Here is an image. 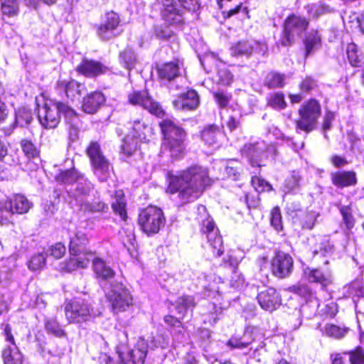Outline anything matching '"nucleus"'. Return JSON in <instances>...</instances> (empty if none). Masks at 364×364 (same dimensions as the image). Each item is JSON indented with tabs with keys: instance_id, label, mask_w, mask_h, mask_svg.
Wrapping results in <instances>:
<instances>
[{
	"instance_id": "4be33fe9",
	"label": "nucleus",
	"mask_w": 364,
	"mask_h": 364,
	"mask_svg": "<svg viewBox=\"0 0 364 364\" xmlns=\"http://www.w3.org/2000/svg\"><path fill=\"white\" fill-rule=\"evenodd\" d=\"M68 260L60 264L59 269L67 272H71L78 269H84L88 267L93 252L85 251V253H79L77 255H71Z\"/></svg>"
},
{
	"instance_id": "f3484780",
	"label": "nucleus",
	"mask_w": 364,
	"mask_h": 364,
	"mask_svg": "<svg viewBox=\"0 0 364 364\" xmlns=\"http://www.w3.org/2000/svg\"><path fill=\"white\" fill-rule=\"evenodd\" d=\"M267 50L265 43L255 40L240 41L233 44L230 48L232 56H247L258 53L264 55Z\"/></svg>"
},
{
	"instance_id": "c85d7f7f",
	"label": "nucleus",
	"mask_w": 364,
	"mask_h": 364,
	"mask_svg": "<svg viewBox=\"0 0 364 364\" xmlns=\"http://www.w3.org/2000/svg\"><path fill=\"white\" fill-rule=\"evenodd\" d=\"M105 102V97L101 92H93L84 97L82 109L85 113L94 114Z\"/></svg>"
},
{
	"instance_id": "79ce46f5",
	"label": "nucleus",
	"mask_w": 364,
	"mask_h": 364,
	"mask_svg": "<svg viewBox=\"0 0 364 364\" xmlns=\"http://www.w3.org/2000/svg\"><path fill=\"white\" fill-rule=\"evenodd\" d=\"M125 200L124 198L123 193L121 191H117L116 198L112 201V207L113 210L118 213L122 220L127 218V213L125 210Z\"/></svg>"
},
{
	"instance_id": "6ab92c4d",
	"label": "nucleus",
	"mask_w": 364,
	"mask_h": 364,
	"mask_svg": "<svg viewBox=\"0 0 364 364\" xmlns=\"http://www.w3.org/2000/svg\"><path fill=\"white\" fill-rule=\"evenodd\" d=\"M294 261L292 257L283 252H278L272 259V274L278 278H285L292 272Z\"/></svg>"
},
{
	"instance_id": "7ed1b4c3",
	"label": "nucleus",
	"mask_w": 364,
	"mask_h": 364,
	"mask_svg": "<svg viewBox=\"0 0 364 364\" xmlns=\"http://www.w3.org/2000/svg\"><path fill=\"white\" fill-rule=\"evenodd\" d=\"M164 134V142L161 148V156L171 159L181 158L184 153L186 133L171 119H164L159 122Z\"/></svg>"
},
{
	"instance_id": "bb28decb",
	"label": "nucleus",
	"mask_w": 364,
	"mask_h": 364,
	"mask_svg": "<svg viewBox=\"0 0 364 364\" xmlns=\"http://www.w3.org/2000/svg\"><path fill=\"white\" fill-rule=\"evenodd\" d=\"M332 183L339 188L353 186L357 183L356 173L353 171H342L331 173Z\"/></svg>"
},
{
	"instance_id": "3c124183",
	"label": "nucleus",
	"mask_w": 364,
	"mask_h": 364,
	"mask_svg": "<svg viewBox=\"0 0 364 364\" xmlns=\"http://www.w3.org/2000/svg\"><path fill=\"white\" fill-rule=\"evenodd\" d=\"M334 251V246L328 239H323L318 245V247L314 250V255L322 257H329Z\"/></svg>"
},
{
	"instance_id": "a878e982",
	"label": "nucleus",
	"mask_w": 364,
	"mask_h": 364,
	"mask_svg": "<svg viewBox=\"0 0 364 364\" xmlns=\"http://www.w3.org/2000/svg\"><path fill=\"white\" fill-rule=\"evenodd\" d=\"M92 261L93 271L97 278L100 282H105L104 284H101L102 287L112 279L115 275L114 271L101 258L95 257L93 253V257L91 259Z\"/></svg>"
},
{
	"instance_id": "72a5a7b5",
	"label": "nucleus",
	"mask_w": 364,
	"mask_h": 364,
	"mask_svg": "<svg viewBox=\"0 0 364 364\" xmlns=\"http://www.w3.org/2000/svg\"><path fill=\"white\" fill-rule=\"evenodd\" d=\"M32 119V113L30 109L26 107L19 108L16 112L15 123L9 127L4 128V132L6 136H9L16 127V124L23 127L30 124Z\"/></svg>"
},
{
	"instance_id": "5fc2aeb1",
	"label": "nucleus",
	"mask_w": 364,
	"mask_h": 364,
	"mask_svg": "<svg viewBox=\"0 0 364 364\" xmlns=\"http://www.w3.org/2000/svg\"><path fill=\"white\" fill-rule=\"evenodd\" d=\"M46 256L43 253L33 255L28 262V267L31 271H38L46 265Z\"/></svg>"
},
{
	"instance_id": "6e6552de",
	"label": "nucleus",
	"mask_w": 364,
	"mask_h": 364,
	"mask_svg": "<svg viewBox=\"0 0 364 364\" xmlns=\"http://www.w3.org/2000/svg\"><path fill=\"white\" fill-rule=\"evenodd\" d=\"M122 334L124 341H121L117 346L119 364H143L148 352L146 341L144 338H139L130 348L127 343V333L123 332Z\"/></svg>"
},
{
	"instance_id": "b1692460",
	"label": "nucleus",
	"mask_w": 364,
	"mask_h": 364,
	"mask_svg": "<svg viewBox=\"0 0 364 364\" xmlns=\"http://www.w3.org/2000/svg\"><path fill=\"white\" fill-rule=\"evenodd\" d=\"M161 15L163 19L170 25H179L183 22V12L176 7L173 0H164Z\"/></svg>"
},
{
	"instance_id": "0e129e2a",
	"label": "nucleus",
	"mask_w": 364,
	"mask_h": 364,
	"mask_svg": "<svg viewBox=\"0 0 364 364\" xmlns=\"http://www.w3.org/2000/svg\"><path fill=\"white\" fill-rule=\"evenodd\" d=\"M230 285L235 289H240L245 286V279L243 276L234 269L230 279Z\"/></svg>"
},
{
	"instance_id": "cd10ccee",
	"label": "nucleus",
	"mask_w": 364,
	"mask_h": 364,
	"mask_svg": "<svg viewBox=\"0 0 364 364\" xmlns=\"http://www.w3.org/2000/svg\"><path fill=\"white\" fill-rule=\"evenodd\" d=\"M304 275L309 282L317 283L325 287L331 284L332 277L328 271L323 272L321 269L306 267Z\"/></svg>"
},
{
	"instance_id": "2f4dec72",
	"label": "nucleus",
	"mask_w": 364,
	"mask_h": 364,
	"mask_svg": "<svg viewBox=\"0 0 364 364\" xmlns=\"http://www.w3.org/2000/svg\"><path fill=\"white\" fill-rule=\"evenodd\" d=\"M107 68L100 63L94 60H83L77 66V70L87 77H95L105 73Z\"/></svg>"
},
{
	"instance_id": "f257e3e1",
	"label": "nucleus",
	"mask_w": 364,
	"mask_h": 364,
	"mask_svg": "<svg viewBox=\"0 0 364 364\" xmlns=\"http://www.w3.org/2000/svg\"><path fill=\"white\" fill-rule=\"evenodd\" d=\"M167 180V192L171 194L178 193L182 203L194 201L212 183L208 169L198 165L191 166L176 174L170 172Z\"/></svg>"
},
{
	"instance_id": "603ef678",
	"label": "nucleus",
	"mask_w": 364,
	"mask_h": 364,
	"mask_svg": "<svg viewBox=\"0 0 364 364\" xmlns=\"http://www.w3.org/2000/svg\"><path fill=\"white\" fill-rule=\"evenodd\" d=\"M349 296L364 297V287L361 280L356 279L345 287Z\"/></svg>"
},
{
	"instance_id": "ea45409f",
	"label": "nucleus",
	"mask_w": 364,
	"mask_h": 364,
	"mask_svg": "<svg viewBox=\"0 0 364 364\" xmlns=\"http://www.w3.org/2000/svg\"><path fill=\"white\" fill-rule=\"evenodd\" d=\"M180 318H183L189 309L195 306L194 299L191 296H182L173 304Z\"/></svg>"
},
{
	"instance_id": "a18cd8bd",
	"label": "nucleus",
	"mask_w": 364,
	"mask_h": 364,
	"mask_svg": "<svg viewBox=\"0 0 364 364\" xmlns=\"http://www.w3.org/2000/svg\"><path fill=\"white\" fill-rule=\"evenodd\" d=\"M1 11L4 15L9 17L16 16L18 13V0H0Z\"/></svg>"
},
{
	"instance_id": "473e14b6",
	"label": "nucleus",
	"mask_w": 364,
	"mask_h": 364,
	"mask_svg": "<svg viewBox=\"0 0 364 364\" xmlns=\"http://www.w3.org/2000/svg\"><path fill=\"white\" fill-rule=\"evenodd\" d=\"M87 242L86 234L82 230H77L70 236L69 251L70 255H77L79 253H85V251L83 250V248Z\"/></svg>"
},
{
	"instance_id": "864d4df0",
	"label": "nucleus",
	"mask_w": 364,
	"mask_h": 364,
	"mask_svg": "<svg viewBox=\"0 0 364 364\" xmlns=\"http://www.w3.org/2000/svg\"><path fill=\"white\" fill-rule=\"evenodd\" d=\"M268 104L272 108L279 110L284 109L287 106L284 94L280 92L269 95L268 97Z\"/></svg>"
},
{
	"instance_id": "4d7b16f0",
	"label": "nucleus",
	"mask_w": 364,
	"mask_h": 364,
	"mask_svg": "<svg viewBox=\"0 0 364 364\" xmlns=\"http://www.w3.org/2000/svg\"><path fill=\"white\" fill-rule=\"evenodd\" d=\"M270 223L272 227L277 232L283 230L282 218L279 207H274L271 211Z\"/></svg>"
},
{
	"instance_id": "338daca9",
	"label": "nucleus",
	"mask_w": 364,
	"mask_h": 364,
	"mask_svg": "<svg viewBox=\"0 0 364 364\" xmlns=\"http://www.w3.org/2000/svg\"><path fill=\"white\" fill-rule=\"evenodd\" d=\"M83 208L85 210H88L92 212H100V211H105V209H107V205L97 200L96 201H94L93 203H90V200L87 199V203L83 204Z\"/></svg>"
},
{
	"instance_id": "9d476101",
	"label": "nucleus",
	"mask_w": 364,
	"mask_h": 364,
	"mask_svg": "<svg viewBox=\"0 0 364 364\" xmlns=\"http://www.w3.org/2000/svg\"><path fill=\"white\" fill-rule=\"evenodd\" d=\"M309 26L306 18L292 14L288 16L283 25V31L278 44L287 47L294 43L295 41L301 37Z\"/></svg>"
},
{
	"instance_id": "58836bf2",
	"label": "nucleus",
	"mask_w": 364,
	"mask_h": 364,
	"mask_svg": "<svg viewBox=\"0 0 364 364\" xmlns=\"http://www.w3.org/2000/svg\"><path fill=\"white\" fill-rule=\"evenodd\" d=\"M222 136L220 130L214 127L210 126L205 128L201 133L203 141L208 146L218 147V139Z\"/></svg>"
},
{
	"instance_id": "e2e57ef3",
	"label": "nucleus",
	"mask_w": 364,
	"mask_h": 364,
	"mask_svg": "<svg viewBox=\"0 0 364 364\" xmlns=\"http://www.w3.org/2000/svg\"><path fill=\"white\" fill-rule=\"evenodd\" d=\"M341 214L343 216V220L346 225L348 229H350L354 225V218L352 215V210L350 205H343L340 208Z\"/></svg>"
},
{
	"instance_id": "412c9836",
	"label": "nucleus",
	"mask_w": 364,
	"mask_h": 364,
	"mask_svg": "<svg viewBox=\"0 0 364 364\" xmlns=\"http://www.w3.org/2000/svg\"><path fill=\"white\" fill-rule=\"evenodd\" d=\"M257 300L262 309L273 311L279 307L282 299L279 294L274 288H267L257 294Z\"/></svg>"
},
{
	"instance_id": "5701e85b",
	"label": "nucleus",
	"mask_w": 364,
	"mask_h": 364,
	"mask_svg": "<svg viewBox=\"0 0 364 364\" xmlns=\"http://www.w3.org/2000/svg\"><path fill=\"white\" fill-rule=\"evenodd\" d=\"M57 90L59 92H64L66 97L70 101H79L82 95L85 91V87L75 80L69 82L60 81L58 82Z\"/></svg>"
},
{
	"instance_id": "052dcab7",
	"label": "nucleus",
	"mask_w": 364,
	"mask_h": 364,
	"mask_svg": "<svg viewBox=\"0 0 364 364\" xmlns=\"http://www.w3.org/2000/svg\"><path fill=\"white\" fill-rule=\"evenodd\" d=\"M330 11V8L323 4H311L307 6L308 13L313 17H318Z\"/></svg>"
},
{
	"instance_id": "f03ea898",
	"label": "nucleus",
	"mask_w": 364,
	"mask_h": 364,
	"mask_svg": "<svg viewBox=\"0 0 364 364\" xmlns=\"http://www.w3.org/2000/svg\"><path fill=\"white\" fill-rule=\"evenodd\" d=\"M63 114L66 123L70 126V135L75 139L77 136L80 119L76 112L68 105L54 102H46L38 108V118L41 124L46 129H53L60 122V114Z\"/></svg>"
},
{
	"instance_id": "aec40b11",
	"label": "nucleus",
	"mask_w": 364,
	"mask_h": 364,
	"mask_svg": "<svg viewBox=\"0 0 364 364\" xmlns=\"http://www.w3.org/2000/svg\"><path fill=\"white\" fill-rule=\"evenodd\" d=\"M213 168L218 171L215 176L216 178H232L236 181L239 178L242 171V165L235 159L220 160L214 163Z\"/></svg>"
},
{
	"instance_id": "774afa93",
	"label": "nucleus",
	"mask_w": 364,
	"mask_h": 364,
	"mask_svg": "<svg viewBox=\"0 0 364 364\" xmlns=\"http://www.w3.org/2000/svg\"><path fill=\"white\" fill-rule=\"evenodd\" d=\"M350 364H364L363 350L358 348L353 351L348 353Z\"/></svg>"
},
{
	"instance_id": "423d86ee",
	"label": "nucleus",
	"mask_w": 364,
	"mask_h": 364,
	"mask_svg": "<svg viewBox=\"0 0 364 364\" xmlns=\"http://www.w3.org/2000/svg\"><path fill=\"white\" fill-rule=\"evenodd\" d=\"M103 290L114 314L126 311L134 304L129 289L122 282L107 283L103 286Z\"/></svg>"
},
{
	"instance_id": "c03bdc74",
	"label": "nucleus",
	"mask_w": 364,
	"mask_h": 364,
	"mask_svg": "<svg viewBox=\"0 0 364 364\" xmlns=\"http://www.w3.org/2000/svg\"><path fill=\"white\" fill-rule=\"evenodd\" d=\"M119 238L122 245L128 250L134 247L135 242V235L134 230L132 228H123L119 232Z\"/></svg>"
},
{
	"instance_id": "4c0bfd02",
	"label": "nucleus",
	"mask_w": 364,
	"mask_h": 364,
	"mask_svg": "<svg viewBox=\"0 0 364 364\" xmlns=\"http://www.w3.org/2000/svg\"><path fill=\"white\" fill-rule=\"evenodd\" d=\"M321 36L317 31H309L304 39L306 55H309L318 49L321 46Z\"/></svg>"
},
{
	"instance_id": "f8f14e48",
	"label": "nucleus",
	"mask_w": 364,
	"mask_h": 364,
	"mask_svg": "<svg viewBox=\"0 0 364 364\" xmlns=\"http://www.w3.org/2000/svg\"><path fill=\"white\" fill-rule=\"evenodd\" d=\"M165 217L162 210L150 205L144 209L139 215L138 223L141 230L150 236L156 234L165 224Z\"/></svg>"
},
{
	"instance_id": "20e7f679",
	"label": "nucleus",
	"mask_w": 364,
	"mask_h": 364,
	"mask_svg": "<svg viewBox=\"0 0 364 364\" xmlns=\"http://www.w3.org/2000/svg\"><path fill=\"white\" fill-rule=\"evenodd\" d=\"M55 178L58 183L71 186L67 189L69 196L83 208V204L87 203L90 193L93 189L91 182L75 168L60 171Z\"/></svg>"
},
{
	"instance_id": "39448f33",
	"label": "nucleus",
	"mask_w": 364,
	"mask_h": 364,
	"mask_svg": "<svg viewBox=\"0 0 364 364\" xmlns=\"http://www.w3.org/2000/svg\"><path fill=\"white\" fill-rule=\"evenodd\" d=\"M100 312L85 299L75 298L65 304V318L70 323L82 326L93 321Z\"/></svg>"
},
{
	"instance_id": "ddd939ff",
	"label": "nucleus",
	"mask_w": 364,
	"mask_h": 364,
	"mask_svg": "<svg viewBox=\"0 0 364 364\" xmlns=\"http://www.w3.org/2000/svg\"><path fill=\"white\" fill-rule=\"evenodd\" d=\"M152 134V129L140 120L134 122L131 135L127 136L122 144V151L128 156L132 154L138 146L139 142H146Z\"/></svg>"
},
{
	"instance_id": "9b49d317",
	"label": "nucleus",
	"mask_w": 364,
	"mask_h": 364,
	"mask_svg": "<svg viewBox=\"0 0 364 364\" xmlns=\"http://www.w3.org/2000/svg\"><path fill=\"white\" fill-rule=\"evenodd\" d=\"M94 175L100 181H106L110 176L112 167L103 154L100 144L91 141L86 149Z\"/></svg>"
},
{
	"instance_id": "bf43d9fd",
	"label": "nucleus",
	"mask_w": 364,
	"mask_h": 364,
	"mask_svg": "<svg viewBox=\"0 0 364 364\" xmlns=\"http://www.w3.org/2000/svg\"><path fill=\"white\" fill-rule=\"evenodd\" d=\"M45 327L48 332L55 335L57 337L64 336V331L60 328L55 319H48L46 321Z\"/></svg>"
},
{
	"instance_id": "4468645a",
	"label": "nucleus",
	"mask_w": 364,
	"mask_h": 364,
	"mask_svg": "<svg viewBox=\"0 0 364 364\" xmlns=\"http://www.w3.org/2000/svg\"><path fill=\"white\" fill-rule=\"evenodd\" d=\"M119 23V16L117 13L114 11L107 13L97 27V36L104 41L117 36L121 33Z\"/></svg>"
},
{
	"instance_id": "69168bd1",
	"label": "nucleus",
	"mask_w": 364,
	"mask_h": 364,
	"mask_svg": "<svg viewBox=\"0 0 364 364\" xmlns=\"http://www.w3.org/2000/svg\"><path fill=\"white\" fill-rule=\"evenodd\" d=\"M252 343V340L246 341L245 337L241 338H232L229 340L228 346L231 348L244 349Z\"/></svg>"
},
{
	"instance_id": "0eeeda50",
	"label": "nucleus",
	"mask_w": 364,
	"mask_h": 364,
	"mask_svg": "<svg viewBox=\"0 0 364 364\" xmlns=\"http://www.w3.org/2000/svg\"><path fill=\"white\" fill-rule=\"evenodd\" d=\"M197 219L200 223V230L206 235L208 242L212 248V252L216 257H220L223 253V240L219 235L218 228L213 220L208 215L206 208L200 205L198 207Z\"/></svg>"
},
{
	"instance_id": "de8ad7c7",
	"label": "nucleus",
	"mask_w": 364,
	"mask_h": 364,
	"mask_svg": "<svg viewBox=\"0 0 364 364\" xmlns=\"http://www.w3.org/2000/svg\"><path fill=\"white\" fill-rule=\"evenodd\" d=\"M323 334L327 336L332 337L334 338H343L348 331V328H341L333 324H326L321 329Z\"/></svg>"
},
{
	"instance_id": "6e6d98bb",
	"label": "nucleus",
	"mask_w": 364,
	"mask_h": 364,
	"mask_svg": "<svg viewBox=\"0 0 364 364\" xmlns=\"http://www.w3.org/2000/svg\"><path fill=\"white\" fill-rule=\"evenodd\" d=\"M348 59L352 66L358 67L360 65V59L358 54L357 46L355 43H350L346 49Z\"/></svg>"
},
{
	"instance_id": "49530a36",
	"label": "nucleus",
	"mask_w": 364,
	"mask_h": 364,
	"mask_svg": "<svg viewBox=\"0 0 364 364\" xmlns=\"http://www.w3.org/2000/svg\"><path fill=\"white\" fill-rule=\"evenodd\" d=\"M119 59L121 63L128 70L132 69L136 61L134 50L129 48H127L120 53Z\"/></svg>"
},
{
	"instance_id": "a19ab883",
	"label": "nucleus",
	"mask_w": 364,
	"mask_h": 364,
	"mask_svg": "<svg viewBox=\"0 0 364 364\" xmlns=\"http://www.w3.org/2000/svg\"><path fill=\"white\" fill-rule=\"evenodd\" d=\"M14 210L12 209L11 205L9 200L0 201V224L9 225L13 221Z\"/></svg>"
},
{
	"instance_id": "09e8293b",
	"label": "nucleus",
	"mask_w": 364,
	"mask_h": 364,
	"mask_svg": "<svg viewBox=\"0 0 364 364\" xmlns=\"http://www.w3.org/2000/svg\"><path fill=\"white\" fill-rule=\"evenodd\" d=\"M285 76L277 73H269L267 75L264 84L270 88L281 87L284 85Z\"/></svg>"
},
{
	"instance_id": "7c9ffc66",
	"label": "nucleus",
	"mask_w": 364,
	"mask_h": 364,
	"mask_svg": "<svg viewBox=\"0 0 364 364\" xmlns=\"http://www.w3.org/2000/svg\"><path fill=\"white\" fill-rule=\"evenodd\" d=\"M159 77L163 82H169L178 77L180 68L177 61L168 62L157 66Z\"/></svg>"
},
{
	"instance_id": "e433bc0d",
	"label": "nucleus",
	"mask_w": 364,
	"mask_h": 364,
	"mask_svg": "<svg viewBox=\"0 0 364 364\" xmlns=\"http://www.w3.org/2000/svg\"><path fill=\"white\" fill-rule=\"evenodd\" d=\"M11 205L14 213L24 214L26 213L31 208V203L23 195H15L12 198L9 200Z\"/></svg>"
},
{
	"instance_id": "680f3d73",
	"label": "nucleus",
	"mask_w": 364,
	"mask_h": 364,
	"mask_svg": "<svg viewBox=\"0 0 364 364\" xmlns=\"http://www.w3.org/2000/svg\"><path fill=\"white\" fill-rule=\"evenodd\" d=\"M251 182L252 186L258 193L272 190V186L267 181L259 177L253 176Z\"/></svg>"
},
{
	"instance_id": "a211bd4d",
	"label": "nucleus",
	"mask_w": 364,
	"mask_h": 364,
	"mask_svg": "<svg viewBox=\"0 0 364 364\" xmlns=\"http://www.w3.org/2000/svg\"><path fill=\"white\" fill-rule=\"evenodd\" d=\"M211 61L217 63L216 73L212 77V80L220 85H229L233 80V75L226 65L218 60L215 58L213 54L205 55L203 59H200L201 65L205 69L207 65H209Z\"/></svg>"
},
{
	"instance_id": "2eb2a0df",
	"label": "nucleus",
	"mask_w": 364,
	"mask_h": 364,
	"mask_svg": "<svg viewBox=\"0 0 364 364\" xmlns=\"http://www.w3.org/2000/svg\"><path fill=\"white\" fill-rule=\"evenodd\" d=\"M301 119L297 122V128L306 132L312 129L313 124L321 114V107L315 100L306 102L299 110Z\"/></svg>"
},
{
	"instance_id": "393cba45",
	"label": "nucleus",
	"mask_w": 364,
	"mask_h": 364,
	"mask_svg": "<svg viewBox=\"0 0 364 364\" xmlns=\"http://www.w3.org/2000/svg\"><path fill=\"white\" fill-rule=\"evenodd\" d=\"M173 104L177 109L184 111L193 110L197 108L199 105V97L195 90H190L180 95L173 102Z\"/></svg>"
},
{
	"instance_id": "13d9d810",
	"label": "nucleus",
	"mask_w": 364,
	"mask_h": 364,
	"mask_svg": "<svg viewBox=\"0 0 364 364\" xmlns=\"http://www.w3.org/2000/svg\"><path fill=\"white\" fill-rule=\"evenodd\" d=\"M65 246L61 242H58L49 247L46 252V256H50L55 259H58L65 255Z\"/></svg>"
},
{
	"instance_id": "dca6fc26",
	"label": "nucleus",
	"mask_w": 364,
	"mask_h": 364,
	"mask_svg": "<svg viewBox=\"0 0 364 364\" xmlns=\"http://www.w3.org/2000/svg\"><path fill=\"white\" fill-rule=\"evenodd\" d=\"M129 101L134 105L142 107L158 117L164 115V112L161 105L154 101L145 90L133 92L129 95Z\"/></svg>"
},
{
	"instance_id": "c9c22d12",
	"label": "nucleus",
	"mask_w": 364,
	"mask_h": 364,
	"mask_svg": "<svg viewBox=\"0 0 364 364\" xmlns=\"http://www.w3.org/2000/svg\"><path fill=\"white\" fill-rule=\"evenodd\" d=\"M318 214L314 211L305 210L304 211H299L294 214V216H299L297 222L302 228L311 230L314 226L315 221Z\"/></svg>"
},
{
	"instance_id": "37998d69",
	"label": "nucleus",
	"mask_w": 364,
	"mask_h": 364,
	"mask_svg": "<svg viewBox=\"0 0 364 364\" xmlns=\"http://www.w3.org/2000/svg\"><path fill=\"white\" fill-rule=\"evenodd\" d=\"M20 145L23 154L28 159L39 157L40 151L31 140L22 139Z\"/></svg>"
},
{
	"instance_id": "f704fd0d",
	"label": "nucleus",
	"mask_w": 364,
	"mask_h": 364,
	"mask_svg": "<svg viewBox=\"0 0 364 364\" xmlns=\"http://www.w3.org/2000/svg\"><path fill=\"white\" fill-rule=\"evenodd\" d=\"M4 364H23V355L17 346H6L2 351Z\"/></svg>"
},
{
	"instance_id": "c756f323",
	"label": "nucleus",
	"mask_w": 364,
	"mask_h": 364,
	"mask_svg": "<svg viewBox=\"0 0 364 364\" xmlns=\"http://www.w3.org/2000/svg\"><path fill=\"white\" fill-rule=\"evenodd\" d=\"M217 4L222 10L224 18H230L241 11L245 14L247 12L240 0H217Z\"/></svg>"
},
{
	"instance_id": "1a4fd4ad",
	"label": "nucleus",
	"mask_w": 364,
	"mask_h": 364,
	"mask_svg": "<svg viewBox=\"0 0 364 364\" xmlns=\"http://www.w3.org/2000/svg\"><path fill=\"white\" fill-rule=\"evenodd\" d=\"M241 153L252 166H262L269 157L277 155V151L272 144H267L264 141H257L245 144L241 149Z\"/></svg>"
},
{
	"instance_id": "8fccbe9b",
	"label": "nucleus",
	"mask_w": 364,
	"mask_h": 364,
	"mask_svg": "<svg viewBox=\"0 0 364 364\" xmlns=\"http://www.w3.org/2000/svg\"><path fill=\"white\" fill-rule=\"evenodd\" d=\"M301 176L299 172L293 171L284 181V191L287 193L296 191L299 186Z\"/></svg>"
}]
</instances>
